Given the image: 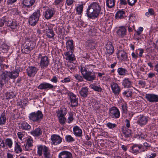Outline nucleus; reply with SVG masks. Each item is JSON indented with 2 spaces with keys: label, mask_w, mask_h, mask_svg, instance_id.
Wrapping results in <instances>:
<instances>
[{
  "label": "nucleus",
  "mask_w": 158,
  "mask_h": 158,
  "mask_svg": "<svg viewBox=\"0 0 158 158\" xmlns=\"http://www.w3.org/2000/svg\"><path fill=\"white\" fill-rule=\"evenodd\" d=\"M40 16V11L37 10L29 17L28 22L29 24L32 26H35L38 22Z\"/></svg>",
  "instance_id": "obj_5"
},
{
  "label": "nucleus",
  "mask_w": 158,
  "mask_h": 158,
  "mask_svg": "<svg viewBox=\"0 0 158 158\" xmlns=\"http://www.w3.org/2000/svg\"><path fill=\"white\" fill-rule=\"evenodd\" d=\"M52 144L56 145L62 142V138L59 135H53L51 136Z\"/></svg>",
  "instance_id": "obj_12"
},
{
  "label": "nucleus",
  "mask_w": 158,
  "mask_h": 158,
  "mask_svg": "<svg viewBox=\"0 0 158 158\" xmlns=\"http://www.w3.org/2000/svg\"><path fill=\"white\" fill-rule=\"evenodd\" d=\"M67 94L70 100L72 107H74L77 106L78 102L76 98V96L72 92H68Z\"/></svg>",
  "instance_id": "obj_10"
},
{
  "label": "nucleus",
  "mask_w": 158,
  "mask_h": 158,
  "mask_svg": "<svg viewBox=\"0 0 158 158\" xmlns=\"http://www.w3.org/2000/svg\"><path fill=\"white\" fill-rule=\"evenodd\" d=\"M8 46L5 44H2L0 47L1 49L2 50H3L4 52H6L7 51L8 49Z\"/></svg>",
  "instance_id": "obj_50"
},
{
  "label": "nucleus",
  "mask_w": 158,
  "mask_h": 158,
  "mask_svg": "<svg viewBox=\"0 0 158 158\" xmlns=\"http://www.w3.org/2000/svg\"><path fill=\"white\" fill-rule=\"evenodd\" d=\"M43 152L45 157L50 158V154L48 148L45 146L40 145L38 146L37 153L40 156H41Z\"/></svg>",
  "instance_id": "obj_6"
},
{
  "label": "nucleus",
  "mask_w": 158,
  "mask_h": 158,
  "mask_svg": "<svg viewBox=\"0 0 158 158\" xmlns=\"http://www.w3.org/2000/svg\"><path fill=\"white\" fill-rule=\"evenodd\" d=\"M63 0H55L54 3L56 6H61L62 5Z\"/></svg>",
  "instance_id": "obj_54"
},
{
  "label": "nucleus",
  "mask_w": 158,
  "mask_h": 158,
  "mask_svg": "<svg viewBox=\"0 0 158 158\" xmlns=\"http://www.w3.org/2000/svg\"><path fill=\"white\" fill-rule=\"evenodd\" d=\"M6 19H3L0 20V27L2 26L5 23H6Z\"/></svg>",
  "instance_id": "obj_63"
},
{
  "label": "nucleus",
  "mask_w": 158,
  "mask_h": 158,
  "mask_svg": "<svg viewBox=\"0 0 158 158\" xmlns=\"http://www.w3.org/2000/svg\"><path fill=\"white\" fill-rule=\"evenodd\" d=\"M76 11L78 14H80L83 11V6L82 5H79L76 8Z\"/></svg>",
  "instance_id": "obj_47"
},
{
  "label": "nucleus",
  "mask_w": 158,
  "mask_h": 158,
  "mask_svg": "<svg viewBox=\"0 0 158 158\" xmlns=\"http://www.w3.org/2000/svg\"><path fill=\"white\" fill-rule=\"evenodd\" d=\"M74 76L75 79L77 80L78 81H83V77H82L80 75L78 74H76L74 75Z\"/></svg>",
  "instance_id": "obj_49"
},
{
  "label": "nucleus",
  "mask_w": 158,
  "mask_h": 158,
  "mask_svg": "<svg viewBox=\"0 0 158 158\" xmlns=\"http://www.w3.org/2000/svg\"><path fill=\"white\" fill-rule=\"evenodd\" d=\"M106 52L109 55H111L114 51V47L111 43L108 42L106 46Z\"/></svg>",
  "instance_id": "obj_25"
},
{
  "label": "nucleus",
  "mask_w": 158,
  "mask_h": 158,
  "mask_svg": "<svg viewBox=\"0 0 158 158\" xmlns=\"http://www.w3.org/2000/svg\"><path fill=\"white\" fill-rule=\"evenodd\" d=\"M126 29L124 27H119L117 31V36L120 38H122L126 35Z\"/></svg>",
  "instance_id": "obj_21"
},
{
  "label": "nucleus",
  "mask_w": 158,
  "mask_h": 158,
  "mask_svg": "<svg viewBox=\"0 0 158 158\" xmlns=\"http://www.w3.org/2000/svg\"><path fill=\"white\" fill-rule=\"evenodd\" d=\"M143 30V28L142 27H140L139 28L138 30L136 31L137 34L138 35H140L142 32Z\"/></svg>",
  "instance_id": "obj_61"
},
{
  "label": "nucleus",
  "mask_w": 158,
  "mask_h": 158,
  "mask_svg": "<svg viewBox=\"0 0 158 158\" xmlns=\"http://www.w3.org/2000/svg\"><path fill=\"white\" fill-rule=\"evenodd\" d=\"M117 72L121 76H125L127 73V70L122 68H119L117 69Z\"/></svg>",
  "instance_id": "obj_39"
},
{
  "label": "nucleus",
  "mask_w": 158,
  "mask_h": 158,
  "mask_svg": "<svg viewBox=\"0 0 158 158\" xmlns=\"http://www.w3.org/2000/svg\"><path fill=\"white\" fill-rule=\"evenodd\" d=\"M74 2V0H66V3L68 6L72 5Z\"/></svg>",
  "instance_id": "obj_64"
},
{
  "label": "nucleus",
  "mask_w": 158,
  "mask_h": 158,
  "mask_svg": "<svg viewBox=\"0 0 158 158\" xmlns=\"http://www.w3.org/2000/svg\"><path fill=\"white\" fill-rule=\"evenodd\" d=\"M67 111L66 108H63L57 111V116L58 118L64 117L67 114Z\"/></svg>",
  "instance_id": "obj_31"
},
{
  "label": "nucleus",
  "mask_w": 158,
  "mask_h": 158,
  "mask_svg": "<svg viewBox=\"0 0 158 158\" xmlns=\"http://www.w3.org/2000/svg\"><path fill=\"white\" fill-rule=\"evenodd\" d=\"M36 57L35 61L36 62L39 63V65L41 68L44 69L48 66L49 60L47 56H42L41 54H39L36 56Z\"/></svg>",
  "instance_id": "obj_4"
},
{
  "label": "nucleus",
  "mask_w": 158,
  "mask_h": 158,
  "mask_svg": "<svg viewBox=\"0 0 158 158\" xmlns=\"http://www.w3.org/2000/svg\"><path fill=\"white\" fill-rule=\"evenodd\" d=\"M50 81L53 83H56L58 82V78L56 76H54Z\"/></svg>",
  "instance_id": "obj_60"
},
{
  "label": "nucleus",
  "mask_w": 158,
  "mask_h": 158,
  "mask_svg": "<svg viewBox=\"0 0 158 158\" xmlns=\"http://www.w3.org/2000/svg\"><path fill=\"white\" fill-rule=\"evenodd\" d=\"M17 135L19 139L23 142L26 140L25 138L27 136V133L24 131L18 132Z\"/></svg>",
  "instance_id": "obj_32"
},
{
  "label": "nucleus",
  "mask_w": 158,
  "mask_h": 158,
  "mask_svg": "<svg viewBox=\"0 0 158 158\" xmlns=\"http://www.w3.org/2000/svg\"><path fill=\"white\" fill-rule=\"evenodd\" d=\"M12 144L13 142L10 139H6L5 144L9 148H11L12 146Z\"/></svg>",
  "instance_id": "obj_44"
},
{
  "label": "nucleus",
  "mask_w": 158,
  "mask_h": 158,
  "mask_svg": "<svg viewBox=\"0 0 158 158\" xmlns=\"http://www.w3.org/2000/svg\"><path fill=\"white\" fill-rule=\"evenodd\" d=\"M6 24L7 26L12 30L16 29L17 27V24L16 22L11 19L8 20L6 19Z\"/></svg>",
  "instance_id": "obj_27"
},
{
  "label": "nucleus",
  "mask_w": 158,
  "mask_h": 158,
  "mask_svg": "<svg viewBox=\"0 0 158 158\" xmlns=\"http://www.w3.org/2000/svg\"><path fill=\"white\" fill-rule=\"evenodd\" d=\"M129 5L131 6L134 5L137 2V0H127Z\"/></svg>",
  "instance_id": "obj_58"
},
{
  "label": "nucleus",
  "mask_w": 158,
  "mask_h": 158,
  "mask_svg": "<svg viewBox=\"0 0 158 158\" xmlns=\"http://www.w3.org/2000/svg\"><path fill=\"white\" fill-rule=\"evenodd\" d=\"M134 93L133 89H127L123 93V95L126 97H129L131 96L133 93Z\"/></svg>",
  "instance_id": "obj_38"
},
{
  "label": "nucleus",
  "mask_w": 158,
  "mask_h": 158,
  "mask_svg": "<svg viewBox=\"0 0 158 158\" xmlns=\"http://www.w3.org/2000/svg\"><path fill=\"white\" fill-rule=\"evenodd\" d=\"M122 107L123 111L124 113H126L127 111V106L126 104H123L122 105Z\"/></svg>",
  "instance_id": "obj_59"
},
{
  "label": "nucleus",
  "mask_w": 158,
  "mask_h": 158,
  "mask_svg": "<svg viewBox=\"0 0 158 158\" xmlns=\"http://www.w3.org/2000/svg\"><path fill=\"white\" fill-rule=\"evenodd\" d=\"M92 65H84L82 64L81 66L80 71L83 78L87 81H93L96 79L95 73L93 71L88 70Z\"/></svg>",
  "instance_id": "obj_1"
},
{
  "label": "nucleus",
  "mask_w": 158,
  "mask_h": 158,
  "mask_svg": "<svg viewBox=\"0 0 158 158\" xmlns=\"http://www.w3.org/2000/svg\"><path fill=\"white\" fill-rule=\"evenodd\" d=\"M19 125V128L23 130L29 131L31 128V126L25 121L20 123Z\"/></svg>",
  "instance_id": "obj_23"
},
{
  "label": "nucleus",
  "mask_w": 158,
  "mask_h": 158,
  "mask_svg": "<svg viewBox=\"0 0 158 158\" xmlns=\"http://www.w3.org/2000/svg\"><path fill=\"white\" fill-rule=\"evenodd\" d=\"M37 71V68L33 66L29 67L27 69V75L30 77L34 76Z\"/></svg>",
  "instance_id": "obj_19"
},
{
  "label": "nucleus",
  "mask_w": 158,
  "mask_h": 158,
  "mask_svg": "<svg viewBox=\"0 0 158 158\" xmlns=\"http://www.w3.org/2000/svg\"><path fill=\"white\" fill-rule=\"evenodd\" d=\"M54 88L53 85L47 82L41 83L38 87V88L40 89H52Z\"/></svg>",
  "instance_id": "obj_15"
},
{
  "label": "nucleus",
  "mask_w": 158,
  "mask_h": 158,
  "mask_svg": "<svg viewBox=\"0 0 158 158\" xmlns=\"http://www.w3.org/2000/svg\"><path fill=\"white\" fill-rule=\"evenodd\" d=\"M15 150L17 153H19L22 151V149L18 143H16L15 147Z\"/></svg>",
  "instance_id": "obj_46"
},
{
  "label": "nucleus",
  "mask_w": 158,
  "mask_h": 158,
  "mask_svg": "<svg viewBox=\"0 0 158 158\" xmlns=\"http://www.w3.org/2000/svg\"><path fill=\"white\" fill-rule=\"evenodd\" d=\"M35 0H23V4L25 7H29L33 5Z\"/></svg>",
  "instance_id": "obj_30"
},
{
  "label": "nucleus",
  "mask_w": 158,
  "mask_h": 158,
  "mask_svg": "<svg viewBox=\"0 0 158 158\" xmlns=\"http://www.w3.org/2000/svg\"><path fill=\"white\" fill-rule=\"evenodd\" d=\"M65 139L66 141L68 142H72L75 140L74 138L70 135H66Z\"/></svg>",
  "instance_id": "obj_45"
},
{
  "label": "nucleus",
  "mask_w": 158,
  "mask_h": 158,
  "mask_svg": "<svg viewBox=\"0 0 158 158\" xmlns=\"http://www.w3.org/2000/svg\"><path fill=\"white\" fill-rule=\"evenodd\" d=\"M88 89L87 87H83L79 91L80 94L83 97H86L88 94Z\"/></svg>",
  "instance_id": "obj_37"
},
{
  "label": "nucleus",
  "mask_w": 158,
  "mask_h": 158,
  "mask_svg": "<svg viewBox=\"0 0 158 158\" xmlns=\"http://www.w3.org/2000/svg\"><path fill=\"white\" fill-rule=\"evenodd\" d=\"M6 118L5 114H2L0 117V125L4 124L6 122Z\"/></svg>",
  "instance_id": "obj_43"
},
{
  "label": "nucleus",
  "mask_w": 158,
  "mask_h": 158,
  "mask_svg": "<svg viewBox=\"0 0 158 158\" xmlns=\"http://www.w3.org/2000/svg\"><path fill=\"white\" fill-rule=\"evenodd\" d=\"M73 52L68 51L64 53V54L65 56V59L70 62L75 60L76 59Z\"/></svg>",
  "instance_id": "obj_17"
},
{
  "label": "nucleus",
  "mask_w": 158,
  "mask_h": 158,
  "mask_svg": "<svg viewBox=\"0 0 158 158\" xmlns=\"http://www.w3.org/2000/svg\"><path fill=\"white\" fill-rule=\"evenodd\" d=\"M19 76V73L17 71L10 72L5 71L1 75L2 82H8L10 79H15Z\"/></svg>",
  "instance_id": "obj_3"
},
{
  "label": "nucleus",
  "mask_w": 158,
  "mask_h": 158,
  "mask_svg": "<svg viewBox=\"0 0 158 158\" xmlns=\"http://www.w3.org/2000/svg\"><path fill=\"white\" fill-rule=\"evenodd\" d=\"M58 158H73V156L70 152L64 151L59 154Z\"/></svg>",
  "instance_id": "obj_20"
},
{
  "label": "nucleus",
  "mask_w": 158,
  "mask_h": 158,
  "mask_svg": "<svg viewBox=\"0 0 158 158\" xmlns=\"http://www.w3.org/2000/svg\"><path fill=\"white\" fill-rule=\"evenodd\" d=\"M148 120V117L143 115H140L137 121V123L142 127L146 125Z\"/></svg>",
  "instance_id": "obj_13"
},
{
  "label": "nucleus",
  "mask_w": 158,
  "mask_h": 158,
  "mask_svg": "<svg viewBox=\"0 0 158 158\" xmlns=\"http://www.w3.org/2000/svg\"><path fill=\"white\" fill-rule=\"evenodd\" d=\"M131 56L132 58L135 60H137L139 56L138 53L137 52H132Z\"/></svg>",
  "instance_id": "obj_55"
},
{
  "label": "nucleus",
  "mask_w": 158,
  "mask_h": 158,
  "mask_svg": "<svg viewBox=\"0 0 158 158\" xmlns=\"http://www.w3.org/2000/svg\"><path fill=\"white\" fill-rule=\"evenodd\" d=\"M40 26L44 29V31L46 32V35L48 38H51L54 36V33L53 31L47 25L46 23H43Z\"/></svg>",
  "instance_id": "obj_8"
},
{
  "label": "nucleus",
  "mask_w": 158,
  "mask_h": 158,
  "mask_svg": "<svg viewBox=\"0 0 158 158\" xmlns=\"http://www.w3.org/2000/svg\"><path fill=\"white\" fill-rule=\"evenodd\" d=\"M125 12L123 10H120L118 11L115 14V18L117 19H122L124 18Z\"/></svg>",
  "instance_id": "obj_35"
},
{
  "label": "nucleus",
  "mask_w": 158,
  "mask_h": 158,
  "mask_svg": "<svg viewBox=\"0 0 158 158\" xmlns=\"http://www.w3.org/2000/svg\"><path fill=\"white\" fill-rule=\"evenodd\" d=\"M113 93L115 95H118L121 91L120 86L116 83L112 82L110 84Z\"/></svg>",
  "instance_id": "obj_11"
},
{
  "label": "nucleus",
  "mask_w": 158,
  "mask_h": 158,
  "mask_svg": "<svg viewBox=\"0 0 158 158\" xmlns=\"http://www.w3.org/2000/svg\"><path fill=\"white\" fill-rule=\"evenodd\" d=\"M106 126L110 129H113L116 127V125L115 124L109 122L106 124Z\"/></svg>",
  "instance_id": "obj_53"
},
{
  "label": "nucleus",
  "mask_w": 158,
  "mask_h": 158,
  "mask_svg": "<svg viewBox=\"0 0 158 158\" xmlns=\"http://www.w3.org/2000/svg\"><path fill=\"white\" fill-rule=\"evenodd\" d=\"M70 81V78L69 77L64 78L61 80V82L63 83H67Z\"/></svg>",
  "instance_id": "obj_57"
},
{
  "label": "nucleus",
  "mask_w": 158,
  "mask_h": 158,
  "mask_svg": "<svg viewBox=\"0 0 158 158\" xmlns=\"http://www.w3.org/2000/svg\"><path fill=\"white\" fill-rule=\"evenodd\" d=\"M43 114L41 111L38 110L36 112H34L30 113L29 118L30 120L34 122L40 121L43 118Z\"/></svg>",
  "instance_id": "obj_7"
},
{
  "label": "nucleus",
  "mask_w": 158,
  "mask_h": 158,
  "mask_svg": "<svg viewBox=\"0 0 158 158\" xmlns=\"http://www.w3.org/2000/svg\"><path fill=\"white\" fill-rule=\"evenodd\" d=\"M139 84L142 87H144L146 85V82L145 81L140 80L139 81Z\"/></svg>",
  "instance_id": "obj_62"
},
{
  "label": "nucleus",
  "mask_w": 158,
  "mask_h": 158,
  "mask_svg": "<svg viewBox=\"0 0 158 158\" xmlns=\"http://www.w3.org/2000/svg\"><path fill=\"white\" fill-rule=\"evenodd\" d=\"M109 114L113 118H118L120 116V112L117 107H113L109 110Z\"/></svg>",
  "instance_id": "obj_9"
},
{
  "label": "nucleus",
  "mask_w": 158,
  "mask_h": 158,
  "mask_svg": "<svg viewBox=\"0 0 158 158\" xmlns=\"http://www.w3.org/2000/svg\"><path fill=\"white\" fill-rule=\"evenodd\" d=\"M157 155L156 152H149L147 153L145 156V158H155Z\"/></svg>",
  "instance_id": "obj_36"
},
{
  "label": "nucleus",
  "mask_w": 158,
  "mask_h": 158,
  "mask_svg": "<svg viewBox=\"0 0 158 158\" xmlns=\"http://www.w3.org/2000/svg\"><path fill=\"white\" fill-rule=\"evenodd\" d=\"M73 131L74 135L77 136H81L82 134V131L79 127L77 126L74 127L73 128Z\"/></svg>",
  "instance_id": "obj_33"
},
{
  "label": "nucleus",
  "mask_w": 158,
  "mask_h": 158,
  "mask_svg": "<svg viewBox=\"0 0 158 158\" xmlns=\"http://www.w3.org/2000/svg\"><path fill=\"white\" fill-rule=\"evenodd\" d=\"M27 142L26 144H24L23 149L26 151H28L30 149V148L33 146L32 143L33 140L32 138L30 137L27 140Z\"/></svg>",
  "instance_id": "obj_22"
},
{
  "label": "nucleus",
  "mask_w": 158,
  "mask_h": 158,
  "mask_svg": "<svg viewBox=\"0 0 158 158\" xmlns=\"http://www.w3.org/2000/svg\"><path fill=\"white\" fill-rule=\"evenodd\" d=\"M129 20L131 22H134L135 21V15L133 14H131L129 16Z\"/></svg>",
  "instance_id": "obj_56"
},
{
  "label": "nucleus",
  "mask_w": 158,
  "mask_h": 158,
  "mask_svg": "<svg viewBox=\"0 0 158 158\" xmlns=\"http://www.w3.org/2000/svg\"><path fill=\"white\" fill-rule=\"evenodd\" d=\"M115 4V0H106V5L109 8H111L114 6Z\"/></svg>",
  "instance_id": "obj_40"
},
{
  "label": "nucleus",
  "mask_w": 158,
  "mask_h": 158,
  "mask_svg": "<svg viewBox=\"0 0 158 158\" xmlns=\"http://www.w3.org/2000/svg\"><path fill=\"white\" fill-rule=\"evenodd\" d=\"M101 8L99 3L94 2L89 6L87 10L86 14L89 18H93L97 17L101 11Z\"/></svg>",
  "instance_id": "obj_2"
},
{
  "label": "nucleus",
  "mask_w": 158,
  "mask_h": 158,
  "mask_svg": "<svg viewBox=\"0 0 158 158\" xmlns=\"http://www.w3.org/2000/svg\"><path fill=\"white\" fill-rule=\"evenodd\" d=\"M146 99L149 102H158V95L154 94H147L146 95Z\"/></svg>",
  "instance_id": "obj_14"
},
{
  "label": "nucleus",
  "mask_w": 158,
  "mask_h": 158,
  "mask_svg": "<svg viewBox=\"0 0 158 158\" xmlns=\"http://www.w3.org/2000/svg\"><path fill=\"white\" fill-rule=\"evenodd\" d=\"M67 67L69 69L72 71L75 69V66L74 64L73 63L70 62L68 63L67 64Z\"/></svg>",
  "instance_id": "obj_48"
},
{
  "label": "nucleus",
  "mask_w": 158,
  "mask_h": 158,
  "mask_svg": "<svg viewBox=\"0 0 158 158\" xmlns=\"http://www.w3.org/2000/svg\"><path fill=\"white\" fill-rule=\"evenodd\" d=\"M15 95L13 92H7L5 94V97L6 99H10L15 97Z\"/></svg>",
  "instance_id": "obj_41"
},
{
  "label": "nucleus",
  "mask_w": 158,
  "mask_h": 158,
  "mask_svg": "<svg viewBox=\"0 0 158 158\" xmlns=\"http://www.w3.org/2000/svg\"><path fill=\"white\" fill-rule=\"evenodd\" d=\"M132 82L128 78H125L123 80L122 85L125 88H128L130 87Z\"/></svg>",
  "instance_id": "obj_29"
},
{
  "label": "nucleus",
  "mask_w": 158,
  "mask_h": 158,
  "mask_svg": "<svg viewBox=\"0 0 158 158\" xmlns=\"http://www.w3.org/2000/svg\"><path fill=\"white\" fill-rule=\"evenodd\" d=\"M69 116L68 118V123H70L71 122L73 121V114L72 113H69Z\"/></svg>",
  "instance_id": "obj_51"
},
{
  "label": "nucleus",
  "mask_w": 158,
  "mask_h": 158,
  "mask_svg": "<svg viewBox=\"0 0 158 158\" xmlns=\"http://www.w3.org/2000/svg\"><path fill=\"white\" fill-rule=\"evenodd\" d=\"M59 122L60 124L62 125L64 124L66 121V118L64 117H58Z\"/></svg>",
  "instance_id": "obj_52"
},
{
  "label": "nucleus",
  "mask_w": 158,
  "mask_h": 158,
  "mask_svg": "<svg viewBox=\"0 0 158 158\" xmlns=\"http://www.w3.org/2000/svg\"><path fill=\"white\" fill-rule=\"evenodd\" d=\"M142 147V145L133 144L131 147L130 152L136 154L140 152L139 150L141 149Z\"/></svg>",
  "instance_id": "obj_18"
},
{
  "label": "nucleus",
  "mask_w": 158,
  "mask_h": 158,
  "mask_svg": "<svg viewBox=\"0 0 158 158\" xmlns=\"http://www.w3.org/2000/svg\"><path fill=\"white\" fill-rule=\"evenodd\" d=\"M55 30L56 32L59 35H64L65 34L64 27L61 26L57 27L55 28Z\"/></svg>",
  "instance_id": "obj_34"
},
{
  "label": "nucleus",
  "mask_w": 158,
  "mask_h": 158,
  "mask_svg": "<svg viewBox=\"0 0 158 158\" xmlns=\"http://www.w3.org/2000/svg\"><path fill=\"white\" fill-rule=\"evenodd\" d=\"M73 42L72 40H68L66 42V48L67 51L73 52L74 46Z\"/></svg>",
  "instance_id": "obj_28"
},
{
  "label": "nucleus",
  "mask_w": 158,
  "mask_h": 158,
  "mask_svg": "<svg viewBox=\"0 0 158 158\" xmlns=\"http://www.w3.org/2000/svg\"><path fill=\"white\" fill-rule=\"evenodd\" d=\"M54 13V11L53 10L48 9L45 11L44 14V17L47 19H50L53 17Z\"/></svg>",
  "instance_id": "obj_26"
},
{
  "label": "nucleus",
  "mask_w": 158,
  "mask_h": 158,
  "mask_svg": "<svg viewBox=\"0 0 158 158\" xmlns=\"http://www.w3.org/2000/svg\"><path fill=\"white\" fill-rule=\"evenodd\" d=\"M90 87L96 91L101 92L102 90V88L99 86H96L94 85H90Z\"/></svg>",
  "instance_id": "obj_42"
},
{
  "label": "nucleus",
  "mask_w": 158,
  "mask_h": 158,
  "mask_svg": "<svg viewBox=\"0 0 158 158\" xmlns=\"http://www.w3.org/2000/svg\"><path fill=\"white\" fill-rule=\"evenodd\" d=\"M31 134L34 137L40 136L42 133V131L40 128L38 127L30 131Z\"/></svg>",
  "instance_id": "obj_24"
},
{
  "label": "nucleus",
  "mask_w": 158,
  "mask_h": 158,
  "mask_svg": "<svg viewBox=\"0 0 158 158\" xmlns=\"http://www.w3.org/2000/svg\"><path fill=\"white\" fill-rule=\"evenodd\" d=\"M116 54L117 58L121 60L125 61L127 59V54L123 50H118Z\"/></svg>",
  "instance_id": "obj_16"
}]
</instances>
